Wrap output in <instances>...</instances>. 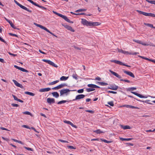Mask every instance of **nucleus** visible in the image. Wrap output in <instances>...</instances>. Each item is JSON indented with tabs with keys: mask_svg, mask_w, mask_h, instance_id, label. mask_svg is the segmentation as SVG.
<instances>
[{
	"mask_svg": "<svg viewBox=\"0 0 155 155\" xmlns=\"http://www.w3.org/2000/svg\"><path fill=\"white\" fill-rule=\"evenodd\" d=\"M67 147L68 148H70V149H76L75 147H74L72 146H68Z\"/></svg>",
	"mask_w": 155,
	"mask_h": 155,
	"instance_id": "47",
	"label": "nucleus"
},
{
	"mask_svg": "<svg viewBox=\"0 0 155 155\" xmlns=\"http://www.w3.org/2000/svg\"><path fill=\"white\" fill-rule=\"evenodd\" d=\"M27 1H29L33 5H35L36 3L34 2L32 0H27Z\"/></svg>",
	"mask_w": 155,
	"mask_h": 155,
	"instance_id": "44",
	"label": "nucleus"
},
{
	"mask_svg": "<svg viewBox=\"0 0 155 155\" xmlns=\"http://www.w3.org/2000/svg\"><path fill=\"white\" fill-rule=\"evenodd\" d=\"M67 102V101H66V100L61 101H60L58 102L57 103V104H63V103H66V102Z\"/></svg>",
	"mask_w": 155,
	"mask_h": 155,
	"instance_id": "37",
	"label": "nucleus"
},
{
	"mask_svg": "<svg viewBox=\"0 0 155 155\" xmlns=\"http://www.w3.org/2000/svg\"><path fill=\"white\" fill-rule=\"evenodd\" d=\"M51 88L49 87L41 89L39 90V91L40 92H44L48 91L50 90Z\"/></svg>",
	"mask_w": 155,
	"mask_h": 155,
	"instance_id": "18",
	"label": "nucleus"
},
{
	"mask_svg": "<svg viewBox=\"0 0 155 155\" xmlns=\"http://www.w3.org/2000/svg\"><path fill=\"white\" fill-rule=\"evenodd\" d=\"M93 132L97 134H100L101 133H104V132L101 131L100 129H98L97 130H94Z\"/></svg>",
	"mask_w": 155,
	"mask_h": 155,
	"instance_id": "27",
	"label": "nucleus"
},
{
	"mask_svg": "<svg viewBox=\"0 0 155 155\" xmlns=\"http://www.w3.org/2000/svg\"><path fill=\"white\" fill-rule=\"evenodd\" d=\"M131 92L132 93V94H135V95L137 96L138 97H139L140 98H146L147 97H145L144 96L140 94H139L138 93L134 91H131Z\"/></svg>",
	"mask_w": 155,
	"mask_h": 155,
	"instance_id": "13",
	"label": "nucleus"
},
{
	"mask_svg": "<svg viewBox=\"0 0 155 155\" xmlns=\"http://www.w3.org/2000/svg\"><path fill=\"white\" fill-rule=\"evenodd\" d=\"M24 114L30 115L31 116V114L30 112L29 111H25L23 112Z\"/></svg>",
	"mask_w": 155,
	"mask_h": 155,
	"instance_id": "41",
	"label": "nucleus"
},
{
	"mask_svg": "<svg viewBox=\"0 0 155 155\" xmlns=\"http://www.w3.org/2000/svg\"><path fill=\"white\" fill-rule=\"evenodd\" d=\"M95 80L100 81L101 80V78L100 77L97 76L95 78Z\"/></svg>",
	"mask_w": 155,
	"mask_h": 155,
	"instance_id": "58",
	"label": "nucleus"
},
{
	"mask_svg": "<svg viewBox=\"0 0 155 155\" xmlns=\"http://www.w3.org/2000/svg\"><path fill=\"white\" fill-rule=\"evenodd\" d=\"M118 51L119 52L122 53L124 54H129L130 53L127 51H125L121 49H117Z\"/></svg>",
	"mask_w": 155,
	"mask_h": 155,
	"instance_id": "17",
	"label": "nucleus"
},
{
	"mask_svg": "<svg viewBox=\"0 0 155 155\" xmlns=\"http://www.w3.org/2000/svg\"><path fill=\"white\" fill-rule=\"evenodd\" d=\"M146 16H150L152 17H155V14L152 13H146Z\"/></svg>",
	"mask_w": 155,
	"mask_h": 155,
	"instance_id": "26",
	"label": "nucleus"
},
{
	"mask_svg": "<svg viewBox=\"0 0 155 155\" xmlns=\"http://www.w3.org/2000/svg\"><path fill=\"white\" fill-rule=\"evenodd\" d=\"M85 111L86 112L90 113L92 114H93L94 113V111L92 110H86Z\"/></svg>",
	"mask_w": 155,
	"mask_h": 155,
	"instance_id": "59",
	"label": "nucleus"
},
{
	"mask_svg": "<svg viewBox=\"0 0 155 155\" xmlns=\"http://www.w3.org/2000/svg\"><path fill=\"white\" fill-rule=\"evenodd\" d=\"M138 54H139V53L136 52H134V53H129V54L131 55H136Z\"/></svg>",
	"mask_w": 155,
	"mask_h": 155,
	"instance_id": "51",
	"label": "nucleus"
},
{
	"mask_svg": "<svg viewBox=\"0 0 155 155\" xmlns=\"http://www.w3.org/2000/svg\"><path fill=\"white\" fill-rule=\"evenodd\" d=\"M137 12H138L140 14H142L146 16V12H142L140 10H137Z\"/></svg>",
	"mask_w": 155,
	"mask_h": 155,
	"instance_id": "32",
	"label": "nucleus"
},
{
	"mask_svg": "<svg viewBox=\"0 0 155 155\" xmlns=\"http://www.w3.org/2000/svg\"><path fill=\"white\" fill-rule=\"evenodd\" d=\"M25 94L30 95L31 96H34L35 95V94L34 93L28 91H25Z\"/></svg>",
	"mask_w": 155,
	"mask_h": 155,
	"instance_id": "28",
	"label": "nucleus"
},
{
	"mask_svg": "<svg viewBox=\"0 0 155 155\" xmlns=\"http://www.w3.org/2000/svg\"><path fill=\"white\" fill-rule=\"evenodd\" d=\"M65 27L68 30H70L72 32H74V30L72 28V27L68 25H66L65 26Z\"/></svg>",
	"mask_w": 155,
	"mask_h": 155,
	"instance_id": "19",
	"label": "nucleus"
},
{
	"mask_svg": "<svg viewBox=\"0 0 155 155\" xmlns=\"http://www.w3.org/2000/svg\"><path fill=\"white\" fill-rule=\"evenodd\" d=\"M137 12H138L140 14H142L146 16V12H142L140 10H137Z\"/></svg>",
	"mask_w": 155,
	"mask_h": 155,
	"instance_id": "31",
	"label": "nucleus"
},
{
	"mask_svg": "<svg viewBox=\"0 0 155 155\" xmlns=\"http://www.w3.org/2000/svg\"><path fill=\"white\" fill-rule=\"evenodd\" d=\"M35 6H37L40 8H41L43 9H46V8L45 7H44L42 6H40L39 5H38V4H37V3L36 4Z\"/></svg>",
	"mask_w": 155,
	"mask_h": 155,
	"instance_id": "40",
	"label": "nucleus"
},
{
	"mask_svg": "<svg viewBox=\"0 0 155 155\" xmlns=\"http://www.w3.org/2000/svg\"><path fill=\"white\" fill-rule=\"evenodd\" d=\"M67 86V84H61L57 86L56 87L52 88L53 90H58L64 86Z\"/></svg>",
	"mask_w": 155,
	"mask_h": 155,
	"instance_id": "9",
	"label": "nucleus"
},
{
	"mask_svg": "<svg viewBox=\"0 0 155 155\" xmlns=\"http://www.w3.org/2000/svg\"><path fill=\"white\" fill-rule=\"evenodd\" d=\"M96 84H99L101 86H106L108 85L107 83L104 82H97L96 83Z\"/></svg>",
	"mask_w": 155,
	"mask_h": 155,
	"instance_id": "23",
	"label": "nucleus"
},
{
	"mask_svg": "<svg viewBox=\"0 0 155 155\" xmlns=\"http://www.w3.org/2000/svg\"><path fill=\"white\" fill-rule=\"evenodd\" d=\"M10 25L14 29H16V28L15 26L14 25V24L12 23V22H11V23H10Z\"/></svg>",
	"mask_w": 155,
	"mask_h": 155,
	"instance_id": "46",
	"label": "nucleus"
},
{
	"mask_svg": "<svg viewBox=\"0 0 155 155\" xmlns=\"http://www.w3.org/2000/svg\"><path fill=\"white\" fill-rule=\"evenodd\" d=\"M86 11V9H78V10H76L75 11V12H84V11Z\"/></svg>",
	"mask_w": 155,
	"mask_h": 155,
	"instance_id": "35",
	"label": "nucleus"
},
{
	"mask_svg": "<svg viewBox=\"0 0 155 155\" xmlns=\"http://www.w3.org/2000/svg\"><path fill=\"white\" fill-rule=\"evenodd\" d=\"M146 1L148 3L155 5V0H146Z\"/></svg>",
	"mask_w": 155,
	"mask_h": 155,
	"instance_id": "34",
	"label": "nucleus"
},
{
	"mask_svg": "<svg viewBox=\"0 0 155 155\" xmlns=\"http://www.w3.org/2000/svg\"><path fill=\"white\" fill-rule=\"evenodd\" d=\"M12 81L14 82L15 84L17 86L21 87L22 85L20 83H18L17 81L15 80H13Z\"/></svg>",
	"mask_w": 155,
	"mask_h": 155,
	"instance_id": "21",
	"label": "nucleus"
},
{
	"mask_svg": "<svg viewBox=\"0 0 155 155\" xmlns=\"http://www.w3.org/2000/svg\"><path fill=\"white\" fill-rule=\"evenodd\" d=\"M70 91L69 89H62L60 91V96H62L65 94L66 95H67L68 93Z\"/></svg>",
	"mask_w": 155,
	"mask_h": 155,
	"instance_id": "6",
	"label": "nucleus"
},
{
	"mask_svg": "<svg viewBox=\"0 0 155 155\" xmlns=\"http://www.w3.org/2000/svg\"><path fill=\"white\" fill-rule=\"evenodd\" d=\"M131 138H122V140H123L129 141L131 140Z\"/></svg>",
	"mask_w": 155,
	"mask_h": 155,
	"instance_id": "55",
	"label": "nucleus"
},
{
	"mask_svg": "<svg viewBox=\"0 0 155 155\" xmlns=\"http://www.w3.org/2000/svg\"><path fill=\"white\" fill-rule=\"evenodd\" d=\"M14 2L15 3L18 5V6L20 7L21 8L30 12L31 13L32 12V11L29 10V9L27 8L26 7L24 6H23L20 4L18 2H17L15 0Z\"/></svg>",
	"mask_w": 155,
	"mask_h": 155,
	"instance_id": "5",
	"label": "nucleus"
},
{
	"mask_svg": "<svg viewBox=\"0 0 155 155\" xmlns=\"http://www.w3.org/2000/svg\"><path fill=\"white\" fill-rule=\"evenodd\" d=\"M110 61L111 62H114L120 65L126 66L128 67H130V66L125 64L119 61L116 60H110Z\"/></svg>",
	"mask_w": 155,
	"mask_h": 155,
	"instance_id": "7",
	"label": "nucleus"
},
{
	"mask_svg": "<svg viewBox=\"0 0 155 155\" xmlns=\"http://www.w3.org/2000/svg\"><path fill=\"white\" fill-rule=\"evenodd\" d=\"M52 94L54 97L56 98H58L59 96V94L57 92H55L52 93Z\"/></svg>",
	"mask_w": 155,
	"mask_h": 155,
	"instance_id": "24",
	"label": "nucleus"
},
{
	"mask_svg": "<svg viewBox=\"0 0 155 155\" xmlns=\"http://www.w3.org/2000/svg\"><path fill=\"white\" fill-rule=\"evenodd\" d=\"M120 127L122 128L124 130L127 129H130L131 128V127L128 125L124 126L123 125H120Z\"/></svg>",
	"mask_w": 155,
	"mask_h": 155,
	"instance_id": "22",
	"label": "nucleus"
},
{
	"mask_svg": "<svg viewBox=\"0 0 155 155\" xmlns=\"http://www.w3.org/2000/svg\"><path fill=\"white\" fill-rule=\"evenodd\" d=\"M109 71L113 75L115 76L117 78L119 79H120L121 78V77L120 75H119L117 73L115 72H114L110 70H109Z\"/></svg>",
	"mask_w": 155,
	"mask_h": 155,
	"instance_id": "14",
	"label": "nucleus"
},
{
	"mask_svg": "<svg viewBox=\"0 0 155 155\" xmlns=\"http://www.w3.org/2000/svg\"><path fill=\"white\" fill-rule=\"evenodd\" d=\"M59 81V80H56L55 81H53L51 82L48 84L49 85H52L56 84Z\"/></svg>",
	"mask_w": 155,
	"mask_h": 155,
	"instance_id": "30",
	"label": "nucleus"
},
{
	"mask_svg": "<svg viewBox=\"0 0 155 155\" xmlns=\"http://www.w3.org/2000/svg\"><path fill=\"white\" fill-rule=\"evenodd\" d=\"M9 35H10L13 36H15L17 37H18V35L16 34H12V33H9Z\"/></svg>",
	"mask_w": 155,
	"mask_h": 155,
	"instance_id": "49",
	"label": "nucleus"
},
{
	"mask_svg": "<svg viewBox=\"0 0 155 155\" xmlns=\"http://www.w3.org/2000/svg\"><path fill=\"white\" fill-rule=\"evenodd\" d=\"M47 102L51 104L55 103V99L53 98H48L47 99Z\"/></svg>",
	"mask_w": 155,
	"mask_h": 155,
	"instance_id": "11",
	"label": "nucleus"
},
{
	"mask_svg": "<svg viewBox=\"0 0 155 155\" xmlns=\"http://www.w3.org/2000/svg\"><path fill=\"white\" fill-rule=\"evenodd\" d=\"M118 88V86L116 85L114 86H110V87H109L108 88L113 90H116Z\"/></svg>",
	"mask_w": 155,
	"mask_h": 155,
	"instance_id": "20",
	"label": "nucleus"
},
{
	"mask_svg": "<svg viewBox=\"0 0 155 155\" xmlns=\"http://www.w3.org/2000/svg\"><path fill=\"white\" fill-rule=\"evenodd\" d=\"M123 71L124 73L126 74H127L129 75L130 77L134 78L135 77V76L134 74L131 72L127 71L126 70Z\"/></svg>",
	"mask_w": 155,
	"mask_h": 155,
	"instance_id": "12",
	"label": "nucleus"
},
{
	"mask_svg": "<svg viewBox=\"0 0 155 155\" xmlns=\"http://www.w3.org/2000/svg\"><path fill=\"white\" fill-rule=\"evenodd\" d=\"M136 89V87H130L129 88V91H133L134 90H135Z\"/></svg>",
	"mask_w": 155,
	"mask_h": 155,
	"instance_id": "57",
	"label": "nucleus"
},
{
	"mask_svg": "<svg viewBox=\"0 0 155 155\" xmlns=\"http://www.w3.org/2000/svg\"><path fill=\"white\" fill-rule=\"evenodd\" d=\"M120 81H124L126 82H127L128 83H130V81H129V80H126V79L124 80V79H121L120 80Z\"/></svg>",
	"mask_w": 155,
	"mask_h": 155,
	"instance_id": "48",
	"label": "nucleus"
},
{
	"mask_svg": "<svg viewBox=\"0 0 155 155\" xmlns=\"http://www.w3.org/2000/svg\"><path fill=\"white\" fill-rule=\"evenodd\" d=\"M53 13H54L55 14L59 16V17L62 18L64 20H65L66 21L70 23H73L72 21H71L69 19H68L67 17L63 15H62L61 14H59L56 12L55 11H53Z\"/></svg>",
	"mask_w": 155,
	"mask_h": 155,
	"instance_id": "3",
	"label": "nucleus"
},
{
	"mask_svg": "<svg viewBox=\"0 0 155 155\" xmlns=\"http://www.w3.org/2000/svg\"><path fill=\"white\" fill-rule=\"evenodd\" d=\"M107 104L112 107L114 106V102L113 101L108 102Z\"/></svg>",
	"mask_w": 155,
	"mask_h": 155,
	"instance_id": "39",
	"label": "nucleus"
},
{
	"mask_svg": "<svg viewBox=\"0 0 155 155\" xmlns=\"http://www.w3.org/2000/svg\"><path fill=\"white\" fill-rule=\"evenodd\" d=\"M23 127H25V128H28V129H30V127H28V126L26 125H23Z\"/></svg>",
	"mask_w": 155,
	"mask_h": 155,
	"instance_id": "62",
	"label": "nucleus"
},
{
	"mask_svg": "<svg viewBox=\"0 0 155 155\" xmlns=\"http://www.w3.org/2000/svg\"><path fill=\"white\" fill-rule=\"evenodd\" d=\"M133 41L137 43L141 44L143 45L146 46V45H148L146 43H143V42H142V41H140V40H138L134 39V40H133Z\"/></svg>",
	"mask_w": 155,
	"mask_h": 155,
	"instance_id": "15",
	"label": "nucleus"
},
{
	"mask_svg": "<svg viewBox=\"0 0 155 155\" xmlns=\"http://www.w3.org/2000/svg\"><path fill=\"white\" fill-rule=\"evenodd\" d=\"M0 129L2 130H7V131H9V130L8 129H7L6 128H5L4 127H0Z\"/></svg>",
	"mask_w": 155,
	"mask_h": 155,
	"instance_id": "61",
	"label": "nucleus"
},
{
	"mask_svg": "<svg viewBox=\"0 0 155 155\" xmlns=\"http://www.w3.org/2000/svg\"><path fill=\"white\" fill-rule=\"evenodd\" d=\"M19 70H20V71H21L23 72H28V70L25 69L24 68H22L21 67L19 69Z\"/></svg>",
	"mask_w": 155,
	"mask_h": 155,
	"instance_id": "38",
	"label": "nucleus"
},
{
	"mask_svg": "<svg viewBox=\"0 0 155 155\" xmlns=\"http://www.w3.org/2000/svg\"><path fill=\"white\" fill-rule=\"evenodd\" d=\"M77 92L79 93H81L83 92H84V89H81L78 90Z\"/></svg>",
	"mask_w": 155,
	"mask_h": 155,
	"instance_id": "42",
	"label": "nucleus"
},
{
	"mask_svg": "<svg viewBox=\"0 0 155 155\" xmlns=\"http://www.w3.org/2000/svg\"><path fill=\"white\" fill-rule=\"evenodd\" d=\"M12 96L13 97V98H14V99L15 100L18 101V98L15 96V95H12Z\"/></svg>",
	"mask_w": 155,
	"mask_h": 155,
	"instance_id": "56",
	"label": "nucleus"
},
{
	"mask_svg": "<svg viewBox=\"0 0 155 155\" xmlns=\"http://www.w3.org/2000/svg\"><path fill=\"white\" fill-rule=\"evenodd\" d=\"M34 24L37 27H39L40 28L45 30V31H47V32L49 33H50V34H51V35H53V36L56 37H57L55 35H54L53 33L52 32H51L50 31H49V30H48L47 28H46V27L42 26V25H39V24H37V23H34Z\"/></svg>",
	"mask_w": 155,
	"mask_h": 155,
	"instance_id": "4",
	"label": "nucleus"
},
{
	"mask_svg": "<svg viewBox=\"0 0 155 155\" xmlns=\"http://www.w3.org/2000/svg\"><path fill=\"white\" fill-rule=\"evenodd\" d=\"M129 105L125 104V105H122V106H120V107H125L127 108H129Z\"/></svg>",
	"mask_w": 155,
	"mask_h": 155,
	"instance_id": "52",
	"label": "nucleus"
},
{
	"mask_svg": "<svg viewBox=\"0 0 155 155\" xmlns=\"http://www.w3.org/2000/svg\"><path fill=\"white\" fill-rule=\"evenodd\" d=\"M72 77L74 78L76 80H77L78 79V75L76 73L73 74L72 75Z\"/></svg>",
	"mask_w": 155,
	"mask_h": 155,
	"instance_id": "36",
	"label": "nucleus"
},
{
	"mask_svg": "<svg viewBox=\"0 0 155 155\" xmlns=\"http://www.w3.org/2000/svg\"><path fill=\"white\" fill-rule=\"evenodd\" d=\"M100 140L101 141L107 143H111L112 142V141H108L105 139H101Z\"/></svg>",
	"mask_w": 155,
	"mask_h": 155,
	"instance_id": "29",
	"label": "nucleus"
},
{
	"mask_svg": "<svg viewBox=\"0 0 155 155\" xmlns=\"http://www.w3.org/2000/svg\"><path fill=\"white\" fill-rule=\"evenodd\" d=\"M81 23L84 25L87 26L93 27L97 26L100 25L101 23L98 22H93L92 21H88L85 19L84 18L81 19Z\"/></svg>",
	"mask_w": 155,
	"mask_h": 155,
	"instance_id": "1",
	"label": "nucleus"
},
{
	"mask_svg": "<svg viewBox=\"0 0 155 155\" xmlns=\"http://www.w3.org/2000/svg\"><path fill=\"white\" fill-rule=\"evenodd\" d=\"M85 97V95L83 94H79L78 95H77L76 97L74 99H73V101H74L76 100H79L83 98L84 97Z\"/></svg>",
	"mask_w": 155,
	"mask_h": 155,
	"instance_id": "10",
	"label": "nucleus"
},
{
	"mask_svg": "<svg viewBox=\"0 0 155 155\" xmlns=\"http://www.w3.org/2000/svg\"><path fill=\"white\" fill-rule=\"evenodd\" d=\"M59 140V141H60L62 143H68V142L66 140H62L61 139H59V140Z\"/></svg>",
	"mask_w": 155,
	"mask_h": 155,
	"instance_id": "54",
	"label": "nucleus"
},
{
	"mask_svg": "<svg viewBox=\"0 0 155 155\" xmlns=\"http://www.w3.org/2000/svg\"><path fill=\"white\" fill-rule=\"evenodd\" d=\"M12 105L13 107H18L19 106V105L18 104H12Z\"/></svg>",
	"mask_w": 155,
	"mask_h": 155,
	"instance_id": "60",
	"label": "nucleus"
},
{
	"mask_svg": "<svg viewBox=\"0 0 155 155\" xmlns=\"http://www.w3.org/2000/svg\"><path fill=\"white\" fill-rule=\"evenodd\" d=\"M0 41H2V42L5 43V41L0 37Z\"/></svg>",
	"mask_w": 155,
	"mask_h": 155,
	"instance_id": "63",
	"label": "nucleus"
},
{
	"mask_svg": "<svg viewBox=\"0 0 155 155\" xmlns=\"http://www.w3.org/2000/svg\"><path fill=\"white\" fill-rule=\"evenodd\" d=\"M87 86L91 88H88L86 89V91L88 92H90L95 90L94 88H100V87L97 86L95 84H89L87 85Z\"/></svg>",
	"mask_w": 155,
	"mask_h": 155,
	"instance_id": "2",
	"label": "nucleus"
},
{
	"mask_svg": "<svg viewBox=\"0 0 155 155\" xmlns=\"http://www.w3.org/2000/svg\"><path fill=\"white\" fill-rule=\"evenodd\" d=\"M14 67L15 68L17 69H18L19 70V69L20 68V67L17 66V65H14Z\"/></svg>",
	"mask_w": 155,
	"mask_h": 155,
	"instance_id": "64",
	"label": "nucleus"
},
{
	"mask_svg": "<svg viewBox=\"0 0 155 155\" xmlns=\"http://www.w3.org/2000/svg\"><path fill=\"white\" fill-rule=\"evenodd\" d=\"M108 93L114 94H116L117 93V92L116 91H108Z\"/></svg>",
	"mask_w": 155,
	"mask_h": 155,
	"instance_id": "53",
	"label": "nucleus"
},
{
	"mask_svg": "<svg viewBox=\"0 0 155 155\" xmlns=\"http://www.w3.org/2000/svg\"><path fill=\"white\" fill-rule=\"evenodd\" d=\"M129 108H132V109H137L138 107H136L133 106L132 105H129Z\"/></svg>",
	"mask_w": 155,
	"mask_h": 155,
	"instance_id": "43",
	"label": "nucleus"
},
{
	"mask_svg": "<svg viewBox=\"0 0 155 155\" xmlns=\"http://www.w3.org/2000/svg\"><path fill=\"white\" fill-rule=\"evenodd\" d=\"M144 24L145 25H146L150 28H154V27L153 26L152 24L146 23H144Z\"/></svg>",
	"mask_w": 155,
	"mask_h": 155,
	"instance_id": "33",
	"label": "nucleus"
},
{
	"mask_svg": "<svg viewBox=\"0 0 155 155\" xmlns=\"http://www.w3.org/2000/svg\"><path fill=\"white\" fill-rule=\"evenodd\" d=\"M69 77H65L64 76H62L60 78V80L61 81H64L67 80Z\"/></svg>",
	"mask_w": 155,
	"mask_h": 155,
	"instance_id": "25",
	"label": "nucleus"
},
{
	"mask_svg": "<svg viewBox=\"0 0 155 155\" xmlns=\"http://www.w3.org/2000/svg\"><path fill=\"white\" fill-rule=\"evenodd\" d=\"M8 54L9 55H11L13 56H14V57L16 56H17V55L16 54H13L12 53H11L10 52H8Z\"/></svg>",
	"mask_w": 155,
	"mask_h": 155,
	"instance_id": "50",
	"label": "nucleus"
},
{
	"mask_svg": "<svg viewBox=\"0 0 155 155\" xmlns=\"http://www.w3.org/2000/svg\"><path fill=\"white\" fill-rule=\"evenodd\" d=\"M42 61L44 62H45L55 68L58 67V66L54 62H53L52 61H51L50 60L43 59L42 60Z\"/></svg>",
	"mask_w": 155,
	"mask_h": 155,
	"instance_id": "8",
	"label": "nucleus"
},
{
	"mask_svg": "<svg viewBox=\"0 0 155 155\" xmlns=\"http://www.w3.org/2000/svg\"><path fill=\"white\" fill-rule=\"evenodd\" d=\"M64 122L65 123H66L71 125L72 127L75 128L77 127V126L76 125H74V124L70 121L65 120L64 121Z\"/></svg>",
	"mask_w": 155,
	"mask_h": 155,
	"instance_id": "16",
	"label": "nucleus"
},
{
	"mask_svg": "<svg viewBox=\"0 0 155 155\" xmlns=\"http://www.w3.org/2000/svg\"><path fill=\"white\" fill-rule=\"evenodd\" d=\"M24 148L28 150L33 151V149L31 148L27 147H24Z\"/></svg>",
	"mask_w": 155,
	"mask_h": 155,
	"instance_id": "45",
	"label": "nucleus"
}]
</instances>
